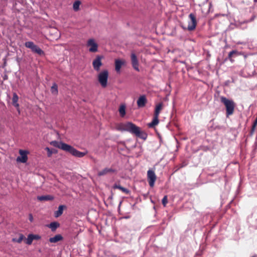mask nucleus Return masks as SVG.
Masks as SVG:
<instances>
[{"instance_id":"1","label":"nucleus","mask_w":257,"mask_h":257,"mask_svg":"<svg viewBox=\"0 0 257 257\" xmlns=\"http://www.w3.org/2000/svg\"><path fill=\"white\" fill-rule=\"evenodd\" d=\"M117 130L128 132L144 141L146 140L148 137V134L146 132L143 131L140 127L131 121H127L122 123L120 127L117 128Z\"/></svg>"},{"instance_id":"2","label":"nucleus","mask_w":257,"mask_h":257,"mask_svg":"<svg viewBox=\"0 0 257 257\" xmlns=\"http://www.w3.org/2000/svg\"><path fill=\"white\" fill-rule=\"evenodd\" d=\"M50 144L55 147L61 149L63 151L69 153L73 156L78 157L82 158L86 154L87 152H80L70 145L66 144L62 141H52Z\"/></svg>"},{"instance_id":"3","label":"nucleus","mask_w":257,"mask_h":257,"mask_svg":"<svg viewBox=\"0 0 257 257\" xmlns=\"http://www.w3.org/2000/svg\"><path fill=\"white\" fill-rule=\"evenodd\" d=\"M220 101L224 105L226 109V116L232 115L234 110L235 104L232 99H229L223 96L220 97Z\"/></svg>"},{"instance_id":"4","label":"nucleus","mask_w":257,"mask_h":257,"mask_svg":"<svg viewBox=\"0 0 257 257\" xmlns=\"http://www.w3.org/2000/svg\"><path fill=\"white\" fill-rule=\"evenodd\" d=\"M108 78V71L107 70H104L98 73L97 80L102 87L105 88L107 85Z\"/></svg>"},{"instance_id":"5","label":"nucleus","mask_w":257,"mask_h":257,"mask_svg":"<svg viewBox=\"0 0 257 257\" xmlns=\"http://www.w3.org/2000/svg\"><path fill=\"white\" fill-rule=\"evenodd\" d=\"M25 46L26 47L29 48L31 51L35 53H36L40 56L44 55V52L39 46L35 45L32 41H28L25 42Z\"/></svg>"},{"instance_id":"6","label":"nucleus","mask_w":257,"mask_h":257,"mask_svg":"<svg viewBox=\"0 0 257 257\" xmlns=\"http://www.w3.org/2000/svg\"><path fill=\"white\" fill-rule=\"evenodd\" d=\"M29 154V152L26 150H19V154L20 156H18L16 159V161L18 163H26L28 159V154Z\"/></svg>"},{"instance_id":"7","label":"nucleus","mask_w":257,"mask_h":257,"mask_svg":"<svg viewBox=\"0 0 257 257\" xmlns=\"http://www.w3.org/2000/svg\"><path fill=\"white\" fill-rule=\"evenodd\" d=\"M189 18L190 19V21L188 22L187 30L191 31L194 30L196 28L197 22L196 18V16L194 14H190L189 15Z\"/></svg>"},{"instance_id":"8","label":"nucleus","mask_w":257,"mask_h":257,"mask_svg":"<svg viewBox=\"0 0 257 257\" xmlns=\"http://www.w3.org/2000/svg\"><path fill=\"white\" fill-rule=\"evenodd\" d=\"M102 56L97 55L92 62V65L93 68L95 71L97 72L100 70V68L102 65L101 62V59H102Z\"/></svg>"},{"instance_id":"9","label":"nucleus","mask_w":257,"mask_h":257,"mask_svg":"<svg viewBox=\"0 0 257 257\" xmlns=\"http://www.w3.org/2000/svg\"><path fill=\"white\" fill-rule=\"evenodd\" d=\"M147 176L149 185L153 187L154 186L155 182L156 180V174L153 171L149 170L147 172Z\"/></svg>"},{"instance_id":"10","label":"nucleus","mask_w":257,"mask_h":257,"mask_svg":"<svg viewBox=\"0 0 257 257\" xmlns=\"http://www.w3.org/2000/svg\"><path fill=\"white\" fill-rule=\"evenodd\" d=\"M87 45L90 47L89 51L90 52H96L98 51V45L93 39H89L87 43Z\"/></svg>"},{"instance_id":"11","label":"nucleus","mask_w":257,"mask_h":257,"mask_svg":"<svg viewBox=\"0 0 257 257\" xmlns=\"http://www.w3.org/2000/svg\"><path fill=\"white\" fill-rule=\"evenodd\" d=\"M131 57L133 67L136 71H139L140 70L139 68V61L136 55L134 53H132L131 54Z\"/></svg>"},{"instance_id":"12","label":"nucleus","mask_w":257,"mask_h":257,"mask_svg":"<svg viewBox=\"0 0 257 257\" xmlns=\"http://www.w3.org/2000/svg\"><path fill=\"white\" fill-rule=\"evenodd\" d=\"M254 16H252L249 20H246V21H243L242 22L240 21H236L235 22V25L241 29H245L246 28V24L247 23L251 22L252 21H253L254 19Z\"/></svg>"},{"instance_id":"13","label":"nucleus","mask_w":257,"mask_h":257,"mask_svg":"<svg viewBox=\"0 0 257 257\" xmlns=\"http://www.w3.org/2000/svg\"><path fill=\"white\" fill-rule=\"evenodd\" d=\"M147 102V99L145 95H141L138 99L137 103L140 108L143 107Z\"/></svg>"},{"instance_id":"14","label":"nucleus","mask_w":257,"mask_h":257,"mask_svg":"<svg viewBox=\"0 0 257 257\" xmlns=\"http://www.w3.org/2000/svg\"><path fill=\"white\" fill-rule=\"evenodd\" d=\"M116 170L115 169H113L112 168H105L102 170L99 171L97 173V175L98 176H102L105 175L106 174L108 173H116Z\"/></svg>"},{"instance_id":"15","label":"nucleus","mask_w":257,"mask_h":257,"mask_svg":"<svg viewBox=\"0 0 257 257\" xmlns=\"http://www.w3.org/2000/svg\"><path fill=\"white\" fill-rule=\"evenodd\" d=\"M63 239V237L61 234H57L54 236L50 237L49 239V241L51 243H56L58 241L62 240Z\"/></svg>"},{"instance_id":"16","label":"nucleus","mask_w":257,"mask_h":257,"mask_svg":"<svg viewBox=\"0 0 257 257\" xmlns=\"http://www.w3.org/2000/svg\"><path fill=\"white\" fill-rule=\"evenodd\" d=\"M113 189H118L122 191L123 192L125 193L126 194H130L131 191L130 190L127 189V188H125L124 187H123L121 185H120L118 184L115 183L113 186Z\"/></svg>"},{"instance_id":"17","label":"nucleus","mask_w":257,"mask_h":257,"mask_svg":"<svg viewBox=\"0 0 257 257\" xmlns=\"http://www.w3.org/2000/svg\"><path fill=\"white\" fill-rule=\"evenodd\" d=\"M66 208V206L64 205H60L58 208V210L55 211L54 216L55 217H58L60 216L63 212L64 208Z\"/></svg>"},{"instance_id":"18","label":"nucleus","mask_w":257,"mask_h":257,"mask_svg":"<svg viewBox=\"0 0 257 257\" xmlns=\"http://www.w3.org/2000/svg\"><path fill=\"white\" fill-rule=\"evenodd\" d=\"M37 199L39 201H50L54 199V197L51 195L38 196Z\"/></svg>"},{"instance_id":"19","label":"nucleus","mask_w":257,"mask_h":257,"mask_svg":"<svg viewBox=\"0 0 257 257\" xmlns=\"http://www.w3.org/2000/svg\"><path fill=\"white\" fill-rule=\"evenodd\" d=\"M18 95L16 92H14L13 94L12 104L16 108H18L19 107V104L18 103Z\"/></svg>"},{"instance_id":"20","label":"nucleus","mask_w":257,"mask_h":257,"mask_svg":"<svg viewBox=\"0 0 257 257\" xmlns=\"http://www.w3.org/2000/svg\"><path fill=\"white\" fill-rule=\"evenodd\" d=\"M47 226L51 229L52 231H55L60 226V223L57 221L51 222Z\"/></svg>"},{"instance_id":"21","label":"nucleus","mask_w":257,"mask_h":257,"mask_svg":"<svg viewBox=\"0 0 257 257\" xmlns=\"http://www.w3.org/2000/svg\"><path fill=\"white\" fill-rule=\"evenodd\" d=\"M124 64V62L119 60L116 59L115 61V69L116 72H119L121 66Z\"/></svg>"},{"instance_id":"22","label":"nucleus","mask_w":257,"mask_h":257,"mask_svg":"<svg viewBox=\"0 0 257 257\" xmlns=\"http://www.w3.org/2000/svg\"><path fill=\"white\" fill-rule=\"evenodd\" d=\"M159 122V118L156 117H153L152 121L149 123L148 126L150 128H153L157 125Z\"/></svg>"},{"instance_id":"23","label":"nucleus","mask_w":257,"mask_h":257,"mask_svg":"<svg viewBox=\"0 0 257 257\" xmlns=\"http://www.w3.org/2000/svg\"><path fill=\"white\" fill-rule=\"evenodd\" d=\"M125 108L126 107L125 104H121L119 106L118 111L121 117H123L125 115Z\"/></svg>"},{"instance_id":"24","label":"nucleus","mask_w":257,"mask_h":257,"mask_svg":"<svg viewBox=\"0 0 257 257\" xmlns=\"http://www.w3.org/2000/svg\"><path fill=\"white\" fill-rule=\"evenodd\" d=\"M51 91L52 94L57 95L58 93V86L56 83H54L51 87Z\"/></svg>"},{"instance_id":"25","label":"nucleus","mask_w":257,"mask_h":257,"mask_svg":"<svg viewBox=\"0 0 257 257\" xmlns=\"http://www.w3.org/2000/svg\"><path fill=\"white\" fill-rule=\"evenodd\" d=\"M45 150L47 152V156L48 157H51L53 154H55L57 151L54 149H51L49 147H46Z\"/></svg>"},{"instance_id":"26","label":"nucleus","mask_w":257,"mask_h":257,"mask_svg":"<svg viewBox=\"0 0 257 257\" xmlns=\"http://www.w3.org/2000/svg\"><path fill=\"white\" fill-rule=\"evenodd\" d=\"M238 55H239V53L237 51L232 50L228 53L227 59H229L231 61H232L231 58L233 56H238ZM226 59H227V58L226 59Z\"/></svg>"},{"instance_id":"27","label":"nucleus","mask_w":257,"mask_h":257,"mask_svg":"<svg viewBox=\"0 0 257 257\" xmlns=\"http://www.w3.org/2000/svg\"><path fill=\"white\" fill-rule=\"evenodd\" d=\"M81 4V2L79 1H76L74 2L73 5V8L74 11L76 12L79 10V7Z\"/></svg>"},{"instance_id":"28","label":"nucleus","mask_w":257,"mask_h":257,"mask_svg":"<svg viewBox=\"0 0 257 257\" xmlns=\"http://www.w3.org/2000/svg\"><path fill=\"white\" fill-rule=\"evenodd\" d=\"M24 238V235L23 234H20L18 238H13V241L14 242H17L18 243H21Z\"/></svg>"},{"instance_id":"29","label":"nucleus","mask_w":257,"mask_h":257,"mask_svg":"<svg viewBox=\"0 0 257 257\" xmlns=\"http://www.w3.org/2000/svg\"><path fill=\"white\" fill-rule=\"evenodd\" d=\"M32 236V234L31 233V234H29L28 236V237L27 238V240H26V244H28V245H31L33 241V236Z\"/></svg>"},{"instance_id":"30","label":"nucleus","mask_w":257,"mask_h":257,"mask_svg":"<svg viewBox=\"0 0 257 257\" xmlns=\"http://www.w3.org/2000/svg\"><path fill=\"white\" fill-rule=\"evenodd\" d=\"M163 107V103L162 102L156 105L155 110L160 112Z\"/></svg>"},{"instance_id":"31","label":"nucleus","mask_w":257,"mask_h":257,"mask_svg":"<svg viewBox=\"0 0 257 257\" xmlns=\"http://www.w3.org/2000/svg\"><path fill=\"white\" fill-rule=\"evenodd\" d=\"M162 203L164 207H165L166 206V204L168 203V198L167 195L164 196L162 200Z\"/></svg>"},{"instance_id":"32","label":"nucleus","mask_w":257,"mask_h":257,"mask_svg":"<svg viewBox=\"0 0 257 257\" xmlns=\"http://www.w3.org/2000/svg\"><path fill=\"white\" fill-rule=\"evenodd\" d=\"M234 28H238V27L235 25V22L234 23H231L228 27V29L230 30H233ZM239 29L240 28H239Z\"/></svg>"},{"instance_id":"33","label":"nucleus","mask_w":257,"mask_h":257,"mask_svg":"<svg viewBox=\"0 0 257 257\" xmlns=\"http://www.w3.org/2000/svg\"><path fill=\"white\" fill-rule=\"evenodd\" d=\"M32 236H33V240H39V239H41V236L38 234H32Z\"/></svg>"},{"instance_id":"34","label":"nucleus","mask_w":257,"mask_h":257,"mask_svg":"<svg viewBox=\"0 0 257 257\" xmlns=\"http://www.w3.org/2000/svg\"><path fill=\"white\" fill-rule=\"evenodd\" d=\"M202 254V251L199 250L195 253L194 257L200 256Z\"/></svg>"},{"instance_id":"35","label":"nucleus","mask_w":257,"mask_h":257,"mask_svg":"<svg viewBox=\"0 0 257 257\" xmlns=\"http://www.w3.org/2000/svg\"><path fill=\"white\" fill-rule=\"evenodd\" d=\"M160 113V112L155 110L154 117L158 118Z\"/></svg>"},{"instance_id":"36","label":"nucleus","mask_w":257,"mask_h":257,"mask_svg":"<svg viewBox=\"0 0 257 257\" xmlns=\"http://www.w3.org/2000/svg\"><path fill=\"white\" fill-rule=\"evenodd\" d=\"M29 219L31 222L33 221V216L31 213L29 214Z\"/></svg>"},{"instance_id":"37","label":"nucleus","mask_w":257,"mask_h":257,"mask_svg":"<svg viewBox=\"0 0 257 257\" xmlns=\"http://www.w3.org/2000/svg\"><path fill=\"white\" fill-rule=\"evenodd\" d=\"M256 125H257V121H255V120H254V121L252 123V130H255V128L256 127Z\"/></svg>"},{"instance_id":"38","label":"nucleus","mask_w":257,"mask_h":257,"mask_svg":"<svg viewBox=\"0 0 257 257\" xmlns=\"http://www.w3.org/2000/svg\"><path fill=\"white\" fill-rule=\"evenodd\" d=\"M206 217H207V218H211L212 217V215H211V214H207V215H206Z\"/></svg>"},{"instance_id":"39","label":"nucleus","mask_w":257,"mask_h":257,"mask_svg":"<svg viewBox=\"0 0 257 257\" xmlns=\"http://www.w3.org/2000/svg\"><path fill=\"white\" fill-rule=\"evenodd\" d=\"M120 144L124 145L125 147L126 148V147L125 146V143L124 142H120Z\"/></svg>"},{"instance_id":"40","label":"nucleus","mask_w":257,"mask_h":257,"mask_svg":"<svg viewBox=\"0 0 257 257\" xmlns=\"http://www.w3.org/2000/svg\"><path fill=\"white\" fill-rule=\"evenodd\" d=\"M254 131V130H252V127H251V130L250 131V134H252Z\"/></svg>"},{"instance_id":"41","label":"nucleus","mask_w":257,"mask_h":257,"mask_svg":"<svg viewBox=\"0 0 257 257\" xmlns=\"http://www.w3.org/2000/svg\"><path fill=\"white\" fill-rule=\"evenodd\" d=\"M181 27L184 30H186V29H187V28L183 26H181Z\"/></svg>"},{"instance_id":"42","label":"nucleus","mask_w":257,"mask_h":257,"mask_svg":"<svg viewBox=\"0 0 257 257\" xmlns=\"http://www.w3.org/2000/svg\"><path fill=\"white\" fill-rule=\"evenodd\" d=\"M180 62L183 64H185V62L184 61H180Z\"/></svg>"},{"instance_id":"43","label":"nucleus","mask_w":257,"mask_h":257,"mask_svg":"<svg viewBox=\"0 0 257 257\" xmlns=\"http://www.w3.org/2000/svg\"><path fill=\"white\" fill-rule=\"evenodd\" d=\"M7 78V75H5L4 78V79L5 80Z\"/></svg>"},{"instance_id":"44","label":"nucleus","mask_w":257,"mask_h":257,"mask_svg":"<svg viewBox=\"0 0 257 257\" xmlns=\"http://www.w3.org/2000/svg\"><path fill=\"white\" fill-rule=\"evenodd\" d=\"M255 121H257V116H256V117L255 118V120H254Z\"/></svg>"},{"instance_id":"45","label":"nucleus","mask_w":257,"mask_h":257,"mask_svg":"<svg viewBox=\"0 0 257 257\" xmlns=\"http://www.w3.org/2000/svg\"><path fill=\"white\" fill-rule=\"evenodd\" d=\"M254 2L256 3L257 2V0H253Z\"/></svg>"},{"instance_id":"46","label":"nucleus","mask_w":257,"mask_h":257,"mask_svg":"<svg viewBox=\"0 0 257 257\" xmlns=\"http://www.w3.org/2000/svg\"><path fill=\"white\" fill-rule=\"evenodd\" d=\"M121 203V202H120V203H119V206L120 205Z\"/></svg>"},{"instance_id":"47","label":"nucleus","mask_w":257,"mask_h":257,"mask_svg":"<svg viewBox=\"0 0 257 257\" xmlns=\"http://www.w3.org/2000/svg\"><path fill=\"white\" fill-rule=\"evenodd\" d=\"M209 175H210L211 176H212L213 175L212 174H209Z\"/></svg>"},{"instance_id":"48","label":"nucleus","mask_w":257,"mask_h":257,"mask_svg":"<svg viewBox=\"0 0 257 257\" xmlns=\"http://www.w3.org/2000/svg\"><path fill=\"white\" fill-rule=\"evenodd\" d=\"M109 198H111V199H112V196H111V197H110Z\"/></svg>"},{"instance_id":"49","label":"nucleus","mask_w":257,"mask_h":257,"mask_svg":"<svg viewBox=\"0 0 257 257\" xmlns=\"http://www.w3.org/2000/svg\"><path fill=\"white\" fill-rule=\"evenodd\" d=\"M252 257H255V256H252Z\"/></svg>"}]
</instances>
